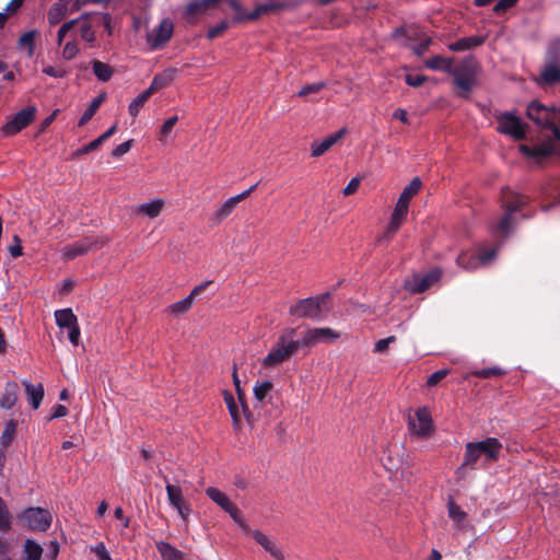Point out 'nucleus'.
Returning <instances> with one entry per match:
<instances>
[{"label":"nucleus","instance_id":"f257e3e1","mask_svg":"<svg viewBox=\"0 0 560 560\" xmlns=\"http://www.w3.org/2000/svg\"><path fill=\"white\" fill-rule=\"evenodd\" d=\"M502 448V443L495 438L466 443L463 464L456 470L457 478L464 479L468 470L477 468V463L480 459H483L486 463L497 462Z\"/></svg>","mask_w":560,"mask_h":560},{"label":"nucleus","instance_id":"f03ea898","mask_svg":"<svg viewBox=\"0 0 560 560\" xmlns=\"http://www.w3.org/2000/svg\"><path fill=\"white\" fill-rule=\"evenodd\" d=\"M295 336V328L282 329L267 354L261 359L260 366L264 370L272 371L288 363L300 350V342Z\"/></svg>","mask_w":560,"mask_h":560},{"label":"nucleus","instance_id":"7ed1b4c3","mask_svg":"<svg viewBox=\"0 0 560 560\" xmlns=\"http://www.w3.org/2000/svg\"><path fill=\"white\" fill-rule=\"evenodd\" d=\"M226 4L234 11V22L253 21L258 19L261 14L268 12L271 5L260 4L257 5L253 12H245L241 3L236 0H195L191 1L186 8V15L196 16L206 13L208 10Z\"/></svg>","mask_w":560,"mask_h":560},{"label":"nucleus","instance_id":"20e7f679","mask_svg":"<svg viewBox=\"0 0 560 560\" xmlns=\"http://www.w3.org/2000/svg\"><path fill=\"white\" fill-rule=\"evenodd\" d=\"M330 294L323 293L316 296L299 300L290 306L289 313L296 318L318 319L329 312Z\"/></svg>","mask_w":560,"mask_h":560},{"label":"nucleus","instance_id":"39448f33","mask_svg":"<svg viewBox=\"0 0 560 560\" xmlns=\"http://www.w3.org/2000/svg\"><path fill=\"white\" fill-rule=\"evenodd\" d=\"M526 202L527 198L524 196L515 195L511 191L504 195L503 207L505 213L497 223L491 225V232L495 236H508L512 229V214L520 210Z\"/></svg>","mask_w":560,"mask_h":560},{"label":"nucleus","instance_id":"423d86ee","mask_svg":"<svg viewBox=\"0 0 560 560\" xmlns=\"http://www.w3.org/2000/svg\"><path fill=\"white\" fill-rule=\"evenodd\" d=\"M479 70L478 62L469 57L464 59L457 68L450 72L455 80V84L464 92H469L476 83V77Z\"/></svg>","mask_w":560,"mask_h":560},{"label":"nucleus","instance_id":"0eeeda50","mask_svg":"<svg viewBox=\"0 0 560 560\" xmlns=\"http://www.w3.org/2000/svg\"><path fill=\"white\" fill-rule=\"evenodd\" d=\"M109 242L107 236H90L82 238L78 242L65 246L61 250V256L65 260L74 259L78 256L85 255L86 253L105 246Z\"/></svg>","mask_w":560,"mask_h":560},{"label":"nucleus","instance_id":"6e6552de","mask_svg":"<svg viewBox=\"0 0 560 560\" xmlns=\"http://www.w3.org/2000/svg\"><path fill=\"white\" fill-rule=\"evenodd\" d=\"M527 117L536 125L550 129L555 122L560 121V109L534 101L527 106Z\"/></svg>","mask_w":560,"mask_h":560},{"label":"nucleus","instance_id":"1a4fd4ad","mask_svg":"<svg viewBox=\"0 0 560 560\" xmlns=\"http://www.w3.org/2000/svg\"><path fill=\"white\" fill-rule=\"evenodd\" d=\"M408 428L411 434L421 439H428L434 431L433 419L429 408H418L412 416H409Z\"/></svg>","mask_w":560,"mask_h":560},{"label":"nucleus","instance_id":"9d476101","mask_svg":"<svg viewBox=\"0 0 560 560\" xmlns=\"http://www.w3.org/2000/svg\"><path fill=\"white\" fill-rule=\"evenodd\" d=\"M497 130L508 135L515 140H522L526 136V124L518 116L511 112H504L497 117Z\"/></svg>","mask_w":560,"mask_h":560},{"label":"nucleus","instance_id":"9b49d317","mask_svg":"<svg viewBox=\"0 0 560 560\" xmlns=\"http://www.w3.org/2000/svg\"><path fill=\"white\" fill-rule=\"evenodd\" d=\"M441 277L442 270L440 268L432 269L424 275L413 273L405 280L404 289L411 294L422 293L435 284Z\"/></svg>","mask_w":560,"mask_h":560},{"label":"nucleus","instance_id":"f8f14e48","mask_svg":"<svg viewBox=\"0 0 560 560\" xmlns=\"http://www.w3.org/2000/svg\"><path fill=\"white\" fill-rule=\"evenodd\" d=\"M206 494L214 502L217 503L222 510H224L229 515L232 517V520L240 525V527L244 532L249 530V526L245 523V521L242 518L240 510L237 506L231 502V500L228 498V495L222 492L221 490L209 487L206 489Z\"/></svg>","mask_w":560,"mask_h":560},{"label":"nucleus","instance_id":"ddd939ff","mask_svg":"<svg viewBox=\"0 0 560 560\" xmlns=\"http://www.w3.org/2000/svg\"><path fill=\"white\" fill-rule=\"evenodd\" d=\"M174 32V23L171 19H163L147 34V44L152 50L160 49L166 45Z\"/></svg>","mask_w":560,"mask_h":560},{"label":"nucleus","instance_id":"4468645a","mask_svg":"<svg viewBox=\"0 0 560 560\" xmlns=\"http://www.w3.org/2000/svg\"><path fill=\"white\" fill-rule=\"evenodd\" d=\"M495 255L497 250L494 248L480 254L474 250H467L458 255L456 264L463 269L475 270L480 266L490 264L494 259Z\"/></svg>","mask_w":560,"mask_h":560},{"label":"nucleus","instance_id":"2eb2a0df","mask_svg":"<svg viewBox=\"0 0 560 560\" xmlns=\"http://www.w3.org/2000/svg\"><path fill=\"white\" fill-rule=\"evenodd\" d=\"M165 481V490L170 505L176 510L177 514L184 522H187L192 509L184 498L182 488L177 485L170 483L166 478Z\"/></svg>","mask_w":560,"mask_h":560},{"label":"nucleus","instance_id":"dca6fc26","mask_svg":"<svg viewBox=\"0 0 560 560\" xmlns=\"http://www.w3.org/2000/svg\"><path fill=\"white\" fill-rule=\"evenodd\" d=\"M36 107L34 105L26 106L18 112L3 127L2 132L5 136H13L27 127L35 118Z\"/></svg>","mask_w":560,"mask_h":560},{"label":"nucleus","instance_id":"f3484780","mask_svg":"<svg viewBox=\"0 0 560 560\" xmlns=\"http://www.w3.org/2000/svg\"><path fill=\"white\" fill-rule=\"evenodd\" d=\"M252 535L253 539L267 552L273 560H287L282 546L278 540L259 529L247 532Z\"/></svg>","mask_w":560,"mask_h":560},{"label":"nucleus","instance_id":"a211bd4d","mask_svg":"<svg viewBox=\"0 0 560 560\" xmlns=\"http://www.w3.org/2000/svg\"><path fill=\"white\" fill-rule=\"evenodd\" d=\"M22 518L33 530L46 532L51 524V515L47 510L40 508L26 509Z\"/></svg>","mask_w":560,"mask_h":560},{"label":"nucleus","instance_id":"6ab92c4d","mask_svg":"<svg viewBox=\"0 0 560 560\" xmlns=\"http://www.w3.org/2000/svg\"><path fill=\"white\" fill-rule=\"evenodd\" d=\"M210 283H211V281L208 280V281L200 283L199 285H196L186 298L168 305L165 308V312H167L168 314H171L173 316H180V315L186 314L192 307L195 298L198 296L203 290H206V288Z\"/></svg>","mask_w":560,"mask_h":560},{"label":"nucleus","instance_id":"aec40b11","mask_svg":"<svg viewBox=\"0 0 560 560\" xmlns=\"http://www.w3.org/2000/svg\"><path fill=\"white\" fill-rule=\"evenodd\" d=\"M520 150L524 155L540 161L556 152V142L553 139H548L534 147L523 144Z\"/></svg>","mask_w":560,"mask_h":560},{"label":"nucleus","instance_id":"412c9836","mask_svg":"<svg viewBox=\"0 0 560 560\" xmlns=\"http://www.w3.org/2000/svg\"><path fill=\"white\" fill-rule=\"evenodd\" d=\"M94 15V13H84L81 16L71 20L75 21L74 26H78L81 39L90 44L91 46H93L96 40L95 31L93 28V23L91 21V19Z\"/></svg>","mask_w":560,"mask_h":560},{"label":"nucleus","instance_id":"4be33fe9","mask_svg":"<svg viewBox=\"0 0 560 560\" xmlns=\"http://www.w3.org/2000/svg\"><path fill=\"white\" fill-rule=\"evenodd\" d=\"M165 208V200L163 198H155L148 202L139 203L135 207V213L148 219L158 218Z\"/></svg>","mask_w":560,"mask_h":560},{"label":"nucleus","instance_id":"5701e85b","mask_svg":"<svg viewBox=\"0 0 560 560\" xmlns=\"http://www.w3.org/2000/svg\"><path fill=\"white\" fill-rule=\"evenodd\" d=\"M346 133V129H340L320 141H315L311 145L312 156L318 158L326 153L334 144H336Z\"/></svg>","mask_w":560,"mask_h":560},{"label":"nucleus","instance_id":"b1692460","mask_svg":"<svg viewBox=\"0 0 560 560\" xmlns=\"http://www.w3.org/2000/svg\"><path fill=\"white\" fill-rule=\"evenodd\" d=\"M223 399L231 416L234 429L240 430L242 427V415H244L240 400H236L233 394L229 390H223Z\"/></svg>","mask_w":560,"mask_h":560},{"label":"nucleus","instance_id":"393cba45","mask_svg":"<svg viewBox=\"0 0 560 560\" xmlns=\"http://www.w3.org/2000/svg\"><path fill=\"white\" fill-rule=\"evenodd\" d=\"M176 74L177 70L174 68H167L162 72L156 73L147 90L150 91L151 94H154L159 90L170 85L175 80Z\"/></svg>","mask_w":560,"mask_h":560},{"label":"nucleus","instance_id":"a878e982","mask_svg":"<svg viewBox=\"0 0 560 560\" xmlns=\"http://www.w3.org/2000/svg\"><path fill=\"white\" fill-rule=\"evenodd\" d=\"M22 384L25 387L28 404L33 409H38L44 398V386L42 384L34 385L27 380H24Z\"/></svg>","mask_w":560,"mask_h":560},{"label":"nucleus","instance_id":"bb28decb","mask_svg":"<svg viewBox=\"0 0 560 560\" xmlns=\"http://www.w3.org/2000/svg\"><path fill=\"white\" fill-rule=\"evenodd\" d=\"M237 205L238 203L233 199V197L228 198L224 202L217 206L210 215V220L215 224L221 223L232 214Z\"/></svg>","mask_w":560,"mask_h":560},{"label":"nucleus","instance_id":"cd10ccee","mask_svg":"<svg viewBox=\"0 0 560 560\" xmlns=\"http://www.w3.org/2000/svg\"><path fill=\"white\" fill-rule=\"evenodd\" d=\"M55 319L59 328L70 329L78 325V318L71 308L57 310L55 312Z\"/></svg>","mask_w":560,"mask_h":560},{"label":"nucleus","instance_id":"c85d7f7f","mask_svg":"<svg viewBox=\"0 0 560 560\" xmlns=\"http://www.w3.org/2000/svg\"><path fill=\"white\" fill-rule=\"evenodd\" d=\"M18 390L19 386L14 382H9L5 384L4 393L0 399V406L3 409H11L16 400H18Z\"/></svg>","mask_w":560,"mask_h":560},{"label":"nucleus","instance_id":"c756f323","mask_svg":"<svg viewBox=\"0 0 560 560\" xmlns=\"http://www.w3.org/2000/svg\"><path fill=\"white\" fill-rule=\"evenodd\" d=\"M483 37L480 36H469V37H463L455 43H452L448 45V49L452 51H464L468 50L472 47L480 46L483 44Z\"/></svg>","mask_w":560,"mask_h":560},{"label":"nucleus","instance_id":"7c9ffc66","mask_svg":"<svg viewBox=\"0 0 560 560\" xmlns=\"http://www.w3.org/2000/svg\"><path fill=\"white\" fill-rule=\"evenodd\" d=\"M156 549L160 552L163 560H184V553L165 541L156 542Z\"/></svg>","mask_w":560,"mask_h":560},{"label":"nucleus","instance_id":"2f4dec72","mask_svg":"<svg viewBox=\"0 0 560 560\" xmlns=\"http://www.w3.org/2000/svg\"><path fill=\"white\" fill-rule=\"evenodd\" d=\"M424 65L428 69L441 70L450 73L453 69V59L444 58L441 56H433L432 58L425 60Z\"/></svg>","mask_w":560,"mask_h":560},{"label":"nucleus","instance_id":"473e14b6","mask_svg":"<svg viewBox=\"0 0 560 560\" xmlns=\"http://www.w3.org/2000/svg\"><path fill=\"white\" fill-rule=\"evenodd\" d=\"M71 13L69 8L63 7L62 3H54L47 12V21L50 25H56L62 21V19Z\"/></svg>","mask_w":560,"mask_h":560},{"label":"nucleus","instance_id":"72a5a7b5","mask_svg":"<svg viewBox=\"0 0 560 560\" xmlns=\"http://www.w3.org/2000/svg\"><path fill=\"white\" fill-rule=\"evenodd\" d=\"M105 101V95H98L94 97L91 103L89 104L88 108L82 114L81 118L79 119V126H84L88 124L92 117L95 115L102 103Z\"/></svg>","mask_w":560,"mask_h":560},{"label":"nucleus","instance_id":"f704fd0d","mask_svg":"<svg viewBox=\"0 0 560 560\" xmlns=\"http://www.w3.org/2000/svg\"><path fill=\"white\" fill-rule=\"evenodd\" d=\"M273 384L270 381L256 382L253 388L255 400L262 404L265 399L271 394Z\"/></svg>","mask_w":560,"mask_h":560},{"label":"nucleus","instance_id":"c9c22d12","mask_svg":"<svg viewBox=\"0 0 560 560\" xmlns=\"http://www.w3.org/2000/svg\"><path fill=\"white\" fill-rule=\"evenodd\" d=\"M92 69L95 77L102 82H107L114 74L112 67L100 60L92 61Z\"/></svg>","mask_w":560,"mask_h":560},{"label":"nucleus","instance_id":"e433bc0d","mask_svg":"<svg viewBox=\"0 0 560 560\" xmlns=\"http://www.w3.org/2000/svg\"><path fill=\"white\" fill-rule=\"evenodd\" d=\"M447 512L450 518L458 526H464V523L467 518V513L462 510L459 505H457L454 500H450L447 502Z\"/></svg>","mask_w":560,"mask_h":560},{"label":"nucleus","instance_id":"4c0bfd02","mask_svg":"<svg viewBox=\"0 0 560 560\" xmlns=\"http://www.w3.org/2000/svg\"><path fill=\"white\" fill-rule=\"evenodd\" d=\"M43 553V548L39 544L32 539H26L24 544L23 560H39Z\"/></svg>","mask_w":560,"mask_h":560},{"label":"nucleus","instance_id":"58836bf2","mask_svg":"<svg viewBox=\"0 0 560 560\" xmlns=\"http://www.w3.org/2000/svg\"><path fill=\"white\" fill-rule=\"evenodd\" d=\"M151 95L150 91L144 90L135 100H132L128 107L130 116L136 117Z\"/></svg>","mask_w":560,"mask_h":560},{"label":"nucleus","instance_id":"ea45409f","mask_svg":"<svg viewBox=\"0 0 560 560\" xmlns=\"http://www.w3.org/2000/svg\"><path fill=\"white\" fill-rule=\"evenodd\" d=\"M37 36L36 30H31L22 34V36L19 38L18 45L20 48H27L28 56H32L34 54L35 48V37Z\"/></svg>","mask_w":560,"mask_h":560},{"label":"nucleus","instance_id":"a19ab883","mask_svg":"<svg viewBox=\"0 0 560 560\" xmlns=\"http://www.w3.org/2000/svg\"><path fill=\"white\" fill-rule=\"evenodd\" d=\"M421 180L420 178H413L402 190L399 196V199L406 200L410 202V200L420 191L421 189Z\"/></svg>","mask_w":560,"mask_h":560},{"label":"nucleus","instance_id":"79ce46f5","mask_svg":"<svg viewBox=\"0 0 560 560\" xmlns=\"http://www.w3.org/2000/svg\"><path fill=\"white\" fill-rule=\"evenodd\" d=\"M298 342H300V348H312L319 343L320 340L315 328H310L303 332L301 339H298Z\"/></svg>","mask_w":560,"mask_h":560},{"label":"nucleus","instance_id":"37998d69","mask_svg":"<svg viewBox=\"0 0 560 560\" xmlns=\"http://www.w3.org/2000/svg\"><path fill=\"white\" fill-rule=\"evenodd\" d=\"M408 209H409V202L398 198L390 219L402 224L404 221L406 220Z\"/></svg>","mask_w":560,"mask_h":560},{"label":"nucleus","instance_id":"c03bdc74","mask_svg":"<svg viewBox=\"0 0 560 560\" xmlns=\"http://www.w3.org/2000/svg\"><path fill=\"white\" fill-rule=\"evenodd\" d=\"M540 77L545 83H557L560 81V69L556 65H550L542 70Z\"/></svg>","mask_w":560,"mask_h":560},{"label":"nucleus","instance_id":"a18cd8bd","mask_svg":"<svg viewBox=\"0 0 560 560\" xmlns=\"http://www.w3.org/2000/svg\"><path fill=\"white\" fill-rule=\"evenodd\" d=\"M401 226V223L395 221V220H392L389 219V222H388V225L387 228L385 229V231L377 237V243H384V242H389L393 240V237L395 236V234L398 232V230L400 229Z\"/></svg>","mask_w":560,"mask_h":560},{"label":"nucleus","instance_id":"49530a36","mask_svg":"<svg viewBox=\"0 0 560 560\" xmlns=\"http://www.w3.org/2000/svg\"><path fill=\"white\" fill-rule=\"evenodd\" d=\"M15 434V422L13 420L8 421L4 424L3 431L1 433V444L7 447L13 440Z\"/></svg>","mask_w":560,"mask_h":560},{"label":"nucleus","instance_id":"de8ad7c7","mask_svg":"<svg viewBox=\"0 0 560 560\" xmlns=\"http://www.w3.org/2000/svg\"><path fill=\"white\" fill-rule=\"evenodd\" d=\"M79 46H78V43L75 40H69L65 44L63 48H62V51H61V56H62V59L63 60H72L74 59L78 54H79Z\"/></svg>","mask_w":560,"mask_h":560},{"label":"nucleus","instance_id":"09e8293b","mask_svg":"<svg viewBox=\"0 0 560 560\" xmlns=\"http://www.w3.org/2000/svg\"><path fill=\"white\" fill-rule=\"evenodd\" d=\"M326 86L325 82H316L312 84L304 85L299 92V97H306L311 94H317Z\"/></svg>","mask_w":560,"mask_h":560},{"label":"nucleus","instance_id":"8fccbe9b","mask_svg":"<svg viewBox=\"0 0 560 560\" xmlns=\"http://www.w3.org/2000/svg\"><path fill=\"white\" fill-rule=\"evenodd\" d=\"M43 73L56 79H62L68 75V71L62 66H45L43 68Z\"/></svg>","mask_w":560,"mask_h":560},{"label":"nucleus","instance_id":"3c124183","mask_svg":"<svg viewBox=\"0 0 560 560\" xmlns=\"http://www.w3.org/2000/svg\"><path fill=\"white\" fill-rule=\"evenodd\" d=\"M11 526V520H10V513L8 511V508L3 501V499L0 498V530H8Z\"/></svg>","mask_w":560,"mask_h":560},{"label":"nucleus","instance_id":"603ef678","mask_svg":"<svg viewBox=\"0 0 560 560\" xmlns=\"http://www.w3.org/2000/svg\"><path fill=\"white\" fill-rule=\"evenodd\" d=\"M431 42L432 39L430 36L427 34H421L419 37V43L411 46V48L417 56H421L431 45Z\"/></svg>","mask_w":560,"mask_h":560},{"label":"nucleus","instance_id":"864d4df0","mask_svg":"<svg viewBox=\"0 0 560 560\" xmlns=\"http://www.w3.org/2000/svg\"><path fill=\"white\" fill-rule=\"evenodd\" d=\"M315 330L318 335L320 342L327 341V340H335V339L339 338V332L335 331L334 329H331L329 327L315 328Z\"/></svg>","mask_w":560,"mask_h":560},{"label":"nucleus","instance_id":"5fc2aeb1","mask_svg":"<svg viewBox=\"0 0 560 560\" xmlns=\"http://www.w3.org/2000/svg\"><path fill=\"white\" fill-rule=\"evenodd\" d=\"M395 341H396L395 336H389L387 338L380 339L378 341L375 342L373 352L374 353H386L389 346L392 343H394Z\"/></svg>","mask_w":560,"mask_h":560},{"label":"nucleus","instance_id":"6e6d98bb","mask_svg":"<svg viewBox=\"0 0 560 560\" xmlns=\"http://www.w3.org/2000/svg\"><path fill=\"white\" fill-rule=\"evenodd\" d=\"M474 374L478 377L490 378L492 376H500L504 374V371L498 366H493L476 371Z\"/></svg>","mask_w":560,"mask_h":560},{"label":"nucleus","instance_id":"4d7b16f0","mask_svg":"<svg viewBox=\"0 0 560 560\" xmlns=\"http://www.w3.org/2000/svg\"><path fill=\"white\" fill-rule=\"evenodd\" d=\"M75 25V21H68L66 23H63L60 28L58 30L57 32V44L60 46L65 39V37L67 36V34L69 33L70 30H72Z\"/></svg>","mask_w":560,"mask_h":560},{"label":"nucleus","instance_id":"13d9d810","mask_svg":"<svg viewBox=\"0 0 560 560\" xmlns=\"http://www.w3.org/2000/svg\"><path fill=\"white\" fill-rule=\"evenodd\" d=\"M447 374L448 370H439L432 373L427 380V385L429 387L438 385Z\"/></svg>","mask_w":560,"mask_h":560},{"label":"nucleus","instance_id":"bf43d9fd","mask_svg":"<svg viewBox=\"0 0 560 560\" xmlns=\"http://www.w3.org/2000/svg\"><path fill=\"white\" fill-rule=\"evenodd\" d=\"M235 392H236V395H237V399L240 400L241 402V407H242V411L244 412V416L246 418H248L250 416L249 413V410H248V407H247V404L245 402V390L244 388L241 386V384H236L235 386Z\"/></svg>","mask_w":560,"mask_h":560},{"label":"nucleus","instance_id":"052dcab7","mask_svg":"<svg viewBox=\"0 0 560 560\" xmlns=\"http://www.w3.org/2000/svg\"><path fill=\"white\" fill-rule=\"evenodd\" d=\"M178 121L177 116H172L165 120V122L161 127V137L166 138L173 130L174 126Z\"/></svg>","mask_w":560,"mask_h":560},{"label":"nucleus","instance_id":"680f3d73","mask_svg":"<svg viewBox=\"0 0 560 560\" xmlns=\"http://www.w3.org/2000/svg\"><path fill=\"white\" fill-rule=\"evenodd\" d=\"M91 550L98 557V560H112L103 542L91 546Z\"/></svg>","mask_w":560,"mask_h":560},{"label":"nucleus","instance_id":"e2e57ef3","mask_svg":"<svg viewBox=\"0 0 560 560\" xmlns=\"http://www.w3.org/2000/svg\"><path fill=\"white\" fill-rule=\"evenodd\" d=\"M228 28H229V23L226 21H222L220 24H218L214 27H211L208 31L207 37L209 39H214L215 37L220 36Z\"/></svg>","mask_w":560,"mask_h":560},{"label":"nucleus","instance_id":"0e129e2a","mask_svg":"<svg viewBox=\"0 0 560 560\" xmlns=\"http://www.w3.org/2000/svg\"><path fill=\"white\" fill-rule=\"evenodd\" d=\"M9 253L13 258H18L23 255L21 238L18 235L13 236V244L9 246Z\"/></svg>","mask_w":560,"mask_h":560},{"label":"nucleus","instance_id":"69168bd1","mask_svg":"<svg viewBox=\"0 0 560 560\" xmlns=\"http://www.w3.org/2000/svg\"><path fill=\"white\" fill-rule=\"evenodd\" d=\"M131 143H132V140H127L122 143H120L119 145H117L113 151H112V155L114 158H120L124 154H126L127 152H129V150L131 149Z\"/></svg>","mask_w":560,"mask_h":560},{"label":"nucleus","instance_id":"338daca9","mask_svg":"<svg viewBox=\"0 0 560 560\" xmlns=\"http://www.w3.org/2000/svg\"><path fill=\"white\" fill-rule=\"evenodd\" d=\"M425 81H427L425 75H421V74H407L406 75V83L413 88L420 86Z\"/></svg>","mask_w":560,"mask_h":560},{"label":"nucleus","instance_id":"774afa93","mask_svg":"<svg viewBox=\"0 0 560 560\" xmlns=\"http://www.w3.org/2000/svg\"><path fill=\"white\" fill-rule=\"evenodd\" d=\"M547 54L551 59L556 58L560 54V37H557L549 43Z\"/></svg>","mask_w":560,"mask_h":560}]
</instances>
